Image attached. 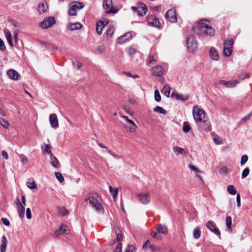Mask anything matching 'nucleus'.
<instances>
[{"label":"nucleus","instance_id":"obj_1","mask_svg":"<svg viewBox=\"0 0 252 252\" xmlns=\"http://www.w3.org/2000/svg\"><path fill=\"white\" fill-rule=\"evenodd\" d=\"M197 33L202 36H211L214 35L215 30L210 26L209 21L207 19H201L198 21Z\"/></svg>","mask_w":252,"mask_h":252},{"label":"nucleus","instance_id":"obj_2","mask_svg":"<svg viewBox=\"0 0 252 252\" xmlns=\"http://www.w3.org/2000/svg\"><path fill=\"white\" fill-rule=\"evenodd\" d=\"M85 202L89 201L90 205L92 208L99 213L103 212L104 210L101 205V199L97 193L90 192L88 194Z\"/></svg>","mask_w":252,"mask_h":252},{"label":"nucleus","instance_id":"obj_3","mask_svg":"<svg viewBox=\"0 0 252 252\" xmlns=\"http://www.w3.org/2000/svg\"><path fill=\"white\" fill-rule=\"evenodd\" d=\"M192 114L196 122L206 123L208 120L206 112L197 105L193 106Z\"/></svg>","mask_w":252,"mask_h":252},{"label":"nucleus","instance_id":"obj_4","mask_svg":"<svg viewBox=\"0 0 252 252\" xmlns=\"http://www.w3.org/2000/svg\"><path fill=\"white\" fill-rule=\"evenodd\" d=\"M187 47L189 52L194 53L197 48V42L194 36L189 35L186 40Z\"/></svg>","mask_w":252,"mask_h":252},{"label":"nucleus","instance_id":"obj_5","mask_svg":"<svg viewBox=\"0 0 252 252\" xmlns=\"http://www.w3.org/2000/svg\"><path fill=\"white\" fill-rule=\"evenodd\" d=\"M102 7L107 14H116L118 9L113 7L112 0H103Z\"/></svg>","mask_w":252,"mask_h":252},{"label":"nucleus","instance_id":"obj_6","mask_svg":"<svg viewBox=\"0 0 252 252\" xmlns=\"http://www.w3.org/2000/svg\"><path fill=\"white\" fill-rule=\"evenodd\" d=\"M233 40L232 39L225 40L223 42V55L225 57H230L232 52V47L233 45Z\"/></svg>","mask_w":252,"mask_h":252},{"label":"nucleus","instance_id":"obj_7","mask_svg":"<svg viewBox=\"0 0 252 252\" xmlns=\"http://www.w3.org/2000/svg\"><path fill=\"white\" fill-rule=\"evenodd\" d=\"M131 8L138 15L140 16H143L147 12V8L143 3H139L138 6H132Z\"/></svg>","mask_w":252,"mask_h":252},{"label":"nucleus","instance_id":"obj_8","mask_svg":"<svg viewBox=\"0 0 252 252\" xmlns=\"http://www.w3.org/2000/svg\"><path fill=\"white\" fill-rule=\"evenodd\" d=\"M56 23V21L53 17H49L47 18L44 19L42 22L40 23V26L43 29H47L53 25H54Z\"/></svg>","mask_w":252,"mask_h":252},{"label":"nucleus","instance_id":"obj_9","mask_svg":"<svg viewBox=\"0 0 252 252\" xmlns=\"http://www.w3.org/2000/svg\"><path fill=\"white\" fill-rule=\"evenodd\" d=\"M165 17L167 20L172 23L176 22L177 17L175 10L174 8L168 10L165 14Z\"/></svg>","mask_w":252,"mask_h":252},{"label":"nucleus","instance_id":"obj_10","mask_svg":"<svg viewBox=\"0 0 252 252\" xmlns=\"http://www.w3.org/2000/svg\"><path fill=\"white\" fill-rule=\"evenodd\" d=\"M137 198L139 201L143 204H148L151 201V196L149 192L144 194H137Z\"/></svg>","mask_w":252,"mask_h":252},{"label":"nucleus","instance_id":"obj_11","mask_svg":"<svg viewBox=\"0 0 252 252\" xmlns=\"http://www.w3.org/2000/svg\"><path fill=\"white\" fill-rule=\"evenodd\" d=\"M206 226L209 229L217 235L220 236V230L218 228L216 227L215 224L212 221L209 220L206 223Z\"/></svg>","mask_w":252,"mask_h":252},{"label":"nucleus","instance_id":"obj_12","mask_svg":"<svg viewBox=\"0 0 252 252\" xmlns=\"http://www.w3.org/2000/svg\"><path fill=\"white\" fill-rule=\"evenodd\" d=\"M69 232V230L68 229L67 226L64 224H62L59 228L54 233V236L58 237L62 234H67Z\"/></svg>","mask_w":252,"mask_h":252},{"label":"nucleus","instance_id":"obj_13","mask_svg":"<svg viewBox=\"0 0 252 252\" xmlns=\"http://www.w3.org/2000/svg\"><path fill=\"white\" fill-rule=\"evenodd\" d=\"M238 83V81L237 80H230L229 81L220 80L219 82V84L224 85L227 88L235 87Z\"/></svg>","mask_w":252,"mask_h":252},{"label":"nucleus","instance_id":"obj_14","mask_svg":"<svg viewBox=\"0 0 252 252\" xmlns=\"http://www.w3.org/2000/svg\"><path fill=\"white\" fill-rule=\"evenodd\" d=\"M147 21L149 25L155 27H158L160 25V23L158 20L154 16H150L147 17Z\"/></svg>","mask_w":252,"mask_h":252},{"label":"nucleus","instance_id":"obj_15","mask_svg":"<svg viewBox=\"0 0 252 252\" xmlns=\"http://www.w3.org/2000/svg\"><path fill=\"white\" fill-rule=\"evenodd\" d=\"M132 37V34L130 32H127L124 35L120 36L118 38V42L120 44H123L128 41Z\"/></svg>","mask_w":252,"mask_h":252},{"label":"nucleus","instance_id":"obj_16","mask_svg":"<svg viewBox=\"0 0 252 252\" xmlns=\"http://www.w3.org/2000/svg\"><path fill=\"white\" fill-rule=\"evenodd\" d=\"M49 121L52 127L56 128L58 127L59 122L56 114H51L49 117Z\"/></svg>","mask_w":252,"mask_h":252},{"label":"nucleus","instance_id":"obj_17","mask_svg":"<svg viewBox=\"0 0 252 252\" xmlns=\"http://www.w3.org/2000/svg\"><path fill=\"white\" fill-rule=\"evenodd\" d=\"M173 151L176 156H184L187 154V152L183 148L177 146H174L173 147Z\"/></svg>","mask_w":252,"mask_h":252},{"label":"nucleus","instance_id":"obj_18","mask_svg":"<svg viewBox=\"0 0 252 252\" xmlns=\"http://www.w3.org/2000/svg\"><path fill=\"white\" fill-rule=\"evenodd\" d=\"M8 241L5 236L3 235L1 238L0 244V252H6Z\"/></svg>","mask_w":252,"mask_h":252},{"label":"nucleus","instance_id":"obj_19","mask_svg":"<svg viewBox=\"0 0 252 252\" xmlns=\"http://www.w3.org/2000/svg\"><path fill=\"white\" fill-rule=\"evenodd\" d=\"M171 97H175L177 100L185 101L189 98V95H183L182 94H178L176 92H173L171 94Z\"/></svg>","mask_w":252,"mask_h":252},{"label":"nucleus","instance_id":"obj_20","mask_svg":"<svg viewBox=\"0 0 252 252\" xmlns=\"http://www.w3.org/2000/svg\"><path fill=\"white\" fill-rule=\"evenodd\" d=\"M7 74L9 77L12 80H17L18 79L19 75L18 72L13 69H9L7 71Z\"/></svg>","mask_w":252,"mask_h":252},{"label":"nucleus","instance_id":"obj_21","mask_svg":"<svg viewBox=\"0 0 252 252\" xmlns=\"http://www.w3.org/2000/svg\"><path fill=\"white\" fill-rule=\"evenodd\" d=\"M125 127L129 132H133L135 130L136 126L133 121H131L124 125Z\"/></svg>","mask_w":252,"mask_h":252},{"label":"nucleus","instance_id":"obj_22","mask_svg":"<svg viewBox=\"0 0 252 252\" xmlns=\"http://www.w3.org/2000/svg\"><path fill=\"white\" fill-rule=\"evenodd\" d=\"M47 8L46 2H42L39 4L37 7V11L39 14H41L46 11Z\"/></svg>","mask_w":252,"mask_h":252},{"label":"nucleus","instance_id":"obj_23","mask_svg":"<svg viewBox=\"0 0 252 252\" xmlns=\"http://www.w3.org/2000/svg\"><path fill=\"white\" fill-rule=\"evenodd\" d=\"M153 72L154 75L160 76L163 74V69L160 66H156L153 68Z\"/></svg>","mask_w":252,"mask_h":252},{"label":"nucleus","instance_id":"obj_24","mask_svg":"<svg viewBox=\"0 0 252 252\" xmlns=\"http://www.w3.org/2000/svg\"><path fill=\"white\" fill-rule=\"evenodd\" d=\"M156 230L158 233H162L163 234H166L168 232L166 226L160 223L158 224L156 227Z\"/></svg>","mask_w":252,"mask_h":252},{"label":"nucleus","instance_id":"obj_25","mask_svg":"<svg viewBox=\"0 0 252 252\" xmlns=\"http://www.w3.org/2000/svg\"><path fill=\"white\" fill-rule=\"evenodd\" d=\"M67 27L71 31L80 30L82 28V25L79 22L75 23H69L67 25Z\"/></svg>","mask_w":252,"mask_h":252},{"label":"nucleus","instance_id":"obj_26","mask_svg":"<svg viewBox=\"0 0 252 252\" xmlns=\"http://www.w3.org/2000/svg\"><path fill=\"white\" fill-rule=\"evenodd\" d=\"M16 208H17V212H18L19 217L21 219L23 218L25 216V207L24 206V205L23 204H22V205L17 206Z\"/></svg>","mask_w":252,"mask_h":252},{"label":"nucleus","instance_id":"obj_27","mask_svg":"<svg viewBox=\"0 0 252 252\" xmlns=\"http://www.w3.org/2000/svg\"><path fill=\"white\" fill-rule=\"evenodd\" d=\"M210 56L211 58L217 61L219 59V55L217 51L213 47L211 48L209 51Z\"/></svg>","mask_w":252,"mask_h":252},{"label":"nucleus","instance_id":"obj_28","mask_svg":"<svg viewBox=\"0 0 252 252\" xmlns=\"http://www.w3.org/2000/svg\"><path fill=\"white\" fill-rule=\"evenodd\" d=\"M50 163L55 168H57L59 166V160L57 158L55 157L53 155H51L50 156Z\"/></svg>","mask_w":252,"mask_h":252},{"label":"nucleus","instance_id":"obj_29","mask_svg":"<svg viewBox=\"0 0 252 252\" xmlns=\"http://www.w3.org/2000/svg\"><path fill=\"white\" fill-rule=\"evenodd\" d=\"M41 150L43 153H46L50 155H53L51 151V147L48 145L45 144L44 145L41 146Z\"/></svg>","mask_w":252,"mask_h":252},{"label":"nucleus","instance_id":"obj_30","mask_svg":"<svg viewBox=\"0 0 252 252\" xmlns=\"http://www.w3.org/2000/svg\"><path fill=\"white\" fill-rule=\"evenodd\" d=\"M27 186L30 189H35L37 185L33 179H29L26 183Z\"/></svg>","mask_w":252,"mask_h":252},{"label":"nucleus","instance_id":"obj_31","mask_svg":"<svg viewBox=\"0 0 252 252\" xmlns=\"http://www.w3.org/2000/svg\"><path fill=\"white\" fill-rule=\"evenodd\" d=\"M193 235L194 238L195 239H198L200 238L201 235V231L199 226H196L193 229Z\"/></svg>","mask_w":252,"mask_h":252},{"label":"nucleus","instance_id":"obj_32","mask_svg":"<svg viewBox=\"0 0 252 252\" xmlns=\"http://www.w3.org/2000/svg\"><path fill=\"white\" fill-rule=\"evenodd\" d=\"M71 5L77 11L83 8L84 6L83 2L79 1L74 2Z\"/></svg>","mask_w":252,"mask_h":252},{"label":"nucleus","instance_id":"obj_33","mask_svg":"<svg viewBox=\"0 0 252 252\" xmlns=\"http://www.w3.org/2000/svg\"><path fill=\"white\" fill-rule=\"evenodd\" d=\"M226 225L227 226V230L231 232L232 231L231 224H232V218L230 216H227L226 218Z\"/></svg>","mask_w":252,"mask_h":252},{"label":"nucleus","instance_id":"obj_34","mask_svg":"<svg viewBox=\"0 0 252 252\" xmlns=\"http://www.w3.org/2000/svg\"><path fill=\"white\" fill-rule=\"evenodd\" d=\"M154 111L156 113L163 115H165L167 113V112L165 109L159 106L155 107L154 109Z\"/></svg>","mask_w":252,"mask_h":252},{"label":"nucleus","instance_id":"obj_35","mask_svg":"<svg viewBox=\"0 0 252 252\" xmlns=\"http://www.w3.org/2000/svg\"><path fill=\"white\" fill-rule=\"evenodd\" d=\"M227 191L229 194L234 195L236 193L237 190L233 185H229L227 187Z\"/></svg>","mask_w":252,"mask_h":252},{"label":"nucleus","instance_id":"obj_36","mask_svg":"<svg viewBox=\"0 0 252 252\" xmlns=\"http://www.w3.org/2000/svg\"><path fill=\"white\" fill-rule=\"evenodd\" d=\"M109 189L110 193L113 195L114 199H115L118 195V190L116 188H113L111 186L109 187Z\"/></svg>","mask_w":252,"mask_h":252},{"label":"nucleus","instance_id":"obj_37","mask_svg":"<svg viewBox=\"0 0 252 252\" xmlns=\"http://www.w3.org/2000/svg\"><path fill=\"white\" fill-rule=\"evenodd\" d=\"M115 32V28L113 26H109L106 32V34L107 37H111Z\"/></svg>","mask_w":252,"mask_h":252},{"label":"nucleus","instance_id":"obj_38","mask_svg":"<svg viewBox=\"0 0 252 252\" xmlns=\"http://www.w3.org/2000/svg\"><path fill=\"white\" fill-rule=\"evenodd\" d=\"M5 36H6V38L10 46H12L13 44H12V35H11V32L9 31H7L5 33Z\"/></svg>","mask_w":252,"mask_h":252},{"label":"nucleus","instance_id":"obj_39","mask_svg":"<svg viewBox=\"0 0 252 252\" xmlns=\"http://www.w3.org/2000/svg\"><path fill=\"white\" fill-rule=\"evenodd\" d=\"M162 92L167 97H169L170 93V87L168 85H165L164 87Z\"/></svg>","mask_w":252,"mask_h":252},{"label":"nucleus","instance_id":"obj_40","mask_svg":"<svg viewBox=\"0 0 252 252\" xmlns=\"http://www.w3.org/2000/svg\"><path fill=\"white\" fill-rule=\"evenodd\" d=\"M190 130V127L189 126V123L187 122H185L184 123L183 131L185 133H188L189 131Z\"/></svg>","mask_w":252,"mask_h":252},{"label":"nucleus","instance_id":"obj_41","mask_svg":"<svg viewBox=\"0 0 252 252\" xmlns=\"http://www.w3.org/2000/svg\"><path fill=\"white\" fill-rule=\"evenodd\" d=\"M154 98L157 102H159L161 100V96L158 90H156L155 91Z\"/></svg>","mask_w":252,"mask_h":252},{"label":"nucleus","instance_id":"obj_42","mask_svg":"<svg viewBox=\"0 0 252 252\" xmlns=\"http://www.w3.org/2000/svg\"><path fill=\"white\" fill-rule=\"evenodd\" d=\"M213 140L214 142L217 145H220L222 143V140L221 138L217 135L214 136Z\"/></svg>","mask_w":252,"mask_h":252},{"label":"nucleus","instance_id":"obj_43","mask_svg":"<svg viewBox=\"0 0 252 252\" xmlns=\"http://www.w3.org/2000/svg\"><path fill=\"white\" fill-rule=\"evenodd\" d=\"M55 177L57 178V179L58 180V181L62 183L64 181V178L62 175V174L60 172H55Z\"/></svg>","mask_w":252,"mask_h":252},{"label":"nucleus","instance_id":"obj_44","mask_svg":"<svg viewBox=\"0 0 252 252\" xmlns=\"http://www.w3.org/2000/svg\"><path fill=\"white\" fill-rule=\"evenodd\" d=\"M8 22L9 23H10L12 26H13L15 28H20V24L13 19H9Z\"/></svg>","mask_w":252,"mask_h":252},{"label":"nucleus","instance_id":"obj_45","mask_svg":"<svg viewBox=\"0 0 252 252\" xmlns=\"http://www.w3.org/2000/svg\"><path fill=\"white\" fill-rule=\"evenodd\" d=\"M68 14L70 16H75L77 15V10H76L72 5H70L69 11Z\"/></svg>","mask_w":252,"mask_h":252},{"label":"nucleus","instance_id":"obj_46","mask_svg":"<svg viewBox=\"0 0 252 252\" xmlns=\"http://www.w3.org/2000/svg\"><path fill=\"white\" fill-rule=\"evenodd\" d=\"M250 173V169L248 168H245L242 173V178L244 179L246 178Z\"/></svg>","mask_w":252,"mask_h":252},{"label":"nucleus","instance_id":"obj_47","mask_svg":"<svg viewBox=\"0 0 252 252\" xmlns=\"http://www.w3.org/2000/svg\"><path fill=\"white\" fill-rule=\"evenodd\" d=\"M147 62L149 64H153L156 63L157 61L154 58V56L149 55Z\"/></svg>","mask_w":252,"mask_h":252},{"label":"nucleus","instance_id":"obj_48","mask_svg":"<svg viewBox=\"0 0 252 252\" xmlns=\"http://www.w3.org/2000/svg\"><path fill=\"white\" fill-rule=\"evenodd\" d=\"M59 211L62 216H65L68 214V211L64 207L60 208Z\"/></svg>","mask_w":252,"mask_h":252},{"label":"nucleus","instance_id":"obj_49","mask_svg":"<svg viewBox=\"0 0 252 252\" xmlns=\"http://www.w3.org/2000/svg\"><path fill=\"white\" fill-rule=\"evenodd\" d=\"M248 160V157L247 155H243L242 156L241 158L240 163L241 165L245 164Z\"/></svg>","mask_w":252,"mask_h":252},{"label":"nucleus","instance_id":"obj_50","mask_svg":"<svg viewBox=\"0 0 252 252\" xmlns=\"http://www.w3.org/2000/svg\"><path fill=\"white\" fill-rule=\"evenodd\" d=\"M98 24H99L102 27H104L106 26L109 23V20L107 19H105L103 21H99L97 22Z\"/></svg>","mask_w":252,"mask_h":252},{"label":"nucleus","instance_id":"obj_51","mask_svg":"<svg viewBox=\"0 0 252 252\" xmlns=\"http://www.w3.org/2000/svg\"><path fill=\"white\" fill-rule=\"evenodd\" d=\"M135 248L132 245H128L126 248L125 252H133Z\"/></svg>","mask_w":252,"mask_h":252},{"label":"nucleus","instance_id":"obj_52","mask_svg":"<svg viewBox=\"0 0 252 252\" xmlns=\"http://www.w3.org/2000/svg\"><path fill=\"white\" fill-rule=\"evenodd\" d=\"M122 244L121 243H118L114 251V252H122Z\"/></svg>","mask_w":252,"mask_h":252},{"label":"nucleus","instance_id":"obj_53","mask_svg":"<svg viewBox=\"0 0 252 252\" xmlns=\"http://www.w3.org/2000/svg\"><path fill=\"white\" fill-rule=\"evenodd\" d=\"M149 248L153 252L158 251L160 249V248L159 246H157V245H150Z\"/></svg>","mask_w":252,"mask_h":252},{"label":"nucleus","instance_id":"obj_54","mask_svg":"<svg viewBox=\"0 0 252 252\" xmlns=\"http://www.w3.org/2000/svg\"><path fill=\"white\" fill-rule=\"evenodd\" d=\"M102 29H103V27H102L101 25H100L99 24H98L97 23L96 31L97 33L98 34H101Z\"/></svg>","mask_w":252,"mask_h":252},{"label":"nucleus","instance_id":"obj_55","mask_svg":"<svg viewBox=\"0 0 252 252\" xmlns=\"http://www.w3.org/2000/svg\"><path fill=\"white\" fill-rule=\"evenodd\" d=\"M0 123L2 126L6 128H8L9 126L8 122L4 120V119H2Z\"/></svg>","mask_w":252,"mask_h":252},{"label":"nucleus","instance_id":"obj_56","mask_svg":"<svg viewBox=\"0 0 252 252\" xmlns=\"http://www.w3.org/2000/svg\"><path fill=\"white\" fill-rule=\"evenodd\" d=\"M228 172V168L226 166L222 167L220 169V173L223 174H226Z\"/></svg>","mask_w":252,"mask_h":252},{"label":"nucleus","instance_id":"obj_57","mask_svg":"<svg viewBox=\"0 0 252 252\" xmlns=\"http://www.w3.org/2000/svg\"><path fill=\"white\" fill-rule=\"evenodd\" d=\"M136 49L133 47H130L128 49V53L130 55H134L136 53Z\"/></svg>","mask_w":252,"mask_h":252},{"label":"nucleus","instance_id":"obj_58","mask_svg":"<svg viewBox=\"0 0 252 252\" xmlns=\"http://www.w3.org/2000/svg\"><path fill=\"white\" fill-rule=\"evenodd\" d=\"M124 109L126 111V113L127 114L132 115H133V112L130 110V108L127 106H124Z\"/></svg>","mask_w":252,"mask_h":252},{"label":"nucleus","instance_id":"obj_59","mask_svg":"<svg viewBox=\"0 0 252 252\" xmlns=\"http://www.w3.org/2000/svg\"><path fill=\"white\" fill-rule=\"evenodd\" d=\"M26 216L28 219H31L32 218L31 211L29 208H28L26 209Z\"/></svg>","mask_w":252,"mask_h":252},{"label":"nucleus","instance_id":"obj_60","mask_svg":"<svg viewBox=\"0 0 252 252\" xmlns=\"http://www.w3.org/2000/svg\"><path fill=\"white\" fill-rule=\"evenodd\" d=\"M204 130L207 131H210L211 130V125L210 122L206 124V126L204 128Z\"/></svg>","mask_w":252,"mask_h":252},{"label":"nucleus","instance_id":"obj_61","mask_svg":"<svg viewBox=\"0 0 252 252\" xmlns=\"http://www.w3.org/2000/svg\"><path fill=\"white\" fill-rule=\"evenodd\" d=\"M1 221L3 224L6 226H9L10 225V222L6 218H2Z\"/></svg>","mask_w":252,"mask_h":252},{"label":"nucleus","instance_id":"obj_62","mask_svg":"<svg viewBox=\"0 0 252 252\" xmlns=\"http://www.w3.org/2000/svg\"><path fill=\"white\" fill-rule=\"evenodd\" d=\"M250 75L251 74L249 73H245L242 74V75L240 76L239 78L241 79H244L246 78H249L250 77Z\"/></svg>","mask_w":252,"mask_h":252},{"label":"nucleus","instance_id":"obj_63","mask_svg":"<svg viewBox=\"0 0 252 252\" xmlns=\"http://www.w3.org/2000/svg\"><path fill=\"white\" fill-rule=\"evenodd\" d=\"M189 167L190 169H192V170H193V171H194L195 172H200V171L198 169V168L196 167V166H195L193 165L189 164Z\"/></svg>","mask_w":252,"mask_h":252},{"label":"nucleus","instance_id":"obj_64","mask_svg":"<svg viewBox=\"0 0 252 252\" xmlns=\"http://www.w3.org/2000/svg\"><path fill=\"white\" fill-rule=\"evenodd\" d=\"M5 49V46L3 40L0 38V50L3 51Z\"/></svg>","mask_w":252,"mask_h":252}]
</instances>
